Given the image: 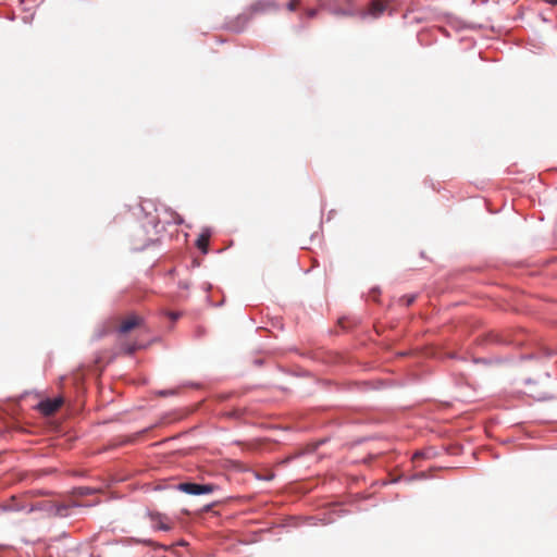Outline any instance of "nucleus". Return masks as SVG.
Listing matches in <instances>:
<instances>
[{"mask_svg":"<svg viewBox=\"0 0 557 557\" xmlns=\"http://www.w3.org/2000/svg\"><path fill=\"white\" fill-rule=\"evenodd\" d=\"M5 509L11 511L26 512L44 510L54 516L65 517L67 515L69 507L63 504L59 505L52 500H41L28 504L26 503V497H23L21 499L12 497L8 505H5Z\"/></svg>","mask_w":557,"mask_h":557,"instance_id":"f257e3e1","label":"nucleus"},{"mask_svg":"<svg viewBox=\"0 0 557 557\" xmlns=\"http://www.w3.org/2000/svg\"><path fill=\"white\" fill-rule=\"evenodd\" d=\"M178 490L190 495L210 494L216 490L214 484L181 483Z\"/></svg>","mask_w":557,"mask_h":557,"instance_id":"f03ea898","label":"nucleus"},{"mask_svg":"<svg viewBox=\"0 0 557 557\" xmlns=\"http://www.w3.org/2000/svg\"><path fill=\"white\" fill-rule=\"evenodd\" d=\"M63 404V398L58 397L54 399H45L39 403L38 409L45 416L53 414Z\"/></svg>","mask_w":557,"mask_h":557,"instance_id":"7ed1b4c3","label":"nucleus"},{"mask_svg":"<svg viewBox=\"0 0 557 557\" xmlns=\"http://www.w3.org/2000/svg\"><path fill=\"white\" fill-rule=\"evenodd\" d=\"M143 322L144 320L136 314H131L121 322L119 326V332L121 334H126L134 330L135 327L140 326Z\"/></svg>","mask_w":557,"mask_h":557,"instance_id":"20e7f679","label":"nucleus"},{"mask_svg":"<svg viewBox=\"0 0 557 557\" xmlns=\"http://www.w3.org/2000/svg\"><path fill=\"white\" fill-rule=\"evenodd\" d=\"M148 517L150 520L156 523V528L163 531L171 530V524L169 523V519L166 516L160 512L148 511Z\"/></svg>","mask_w":557,"mask_h":557,"instance_id":"39448f33","label":"nucleus"},{"mask_svg":"<svg viewBox=\"0 0 557 557\" xmlns=\"http://www.w3.org/2000/svg\"><path fill=\"white\" fill-rule=\"evenodd\" d=\"M387 4H388L387 0H372L369 5L368 13L372 17L376 18L385 12Z\"/></svg>","mask_w":557,"mask_h":557,"instance_id":"423d86ee","label":"nucleus"},{"mask_svg":"<svg viewBox=\"0 0 557 557\" xmlns=\"http://www.w3.org/2000/svg\"><path fill=\"white\" fill-rule=\"evenodd\" d=\"M209 239H210V234L208 232H203L201 233L197 240H196V245L197 247L202 251V252H207L208 250V246H209Z\"/></svg>","mask_w":557,"mask_h":557,"instance_id":"0eeeda50","label":"nucleus"},{"mask_svg":"<svg viewBox=\"0 0 557 557\" xmlns=\"http://www.w3.org/2000/svg\"><path fill=\"white\" fill-rule=\"evenodd\" d=\"M244 409H233V410H230V411H224L223 412V416L225 417H228V418H235V419H238L240 418L243 414H244Z\"/></svg>","mask_w":557,"mask_h":557,"instance_id":"6e6552de","label":"nucleus"},{"mask_svg":"<svg viewBox=\"0 0 557 557\" xmlns=\"http://www.w3.org/2000/svg\"><path fill=\"white\" fill-rule=\"evenodd\" d=\"M527 394V392H524V395ZM528 395L534 399H537V400H541V399H544L545 398V393L544 392H530L528 393Z\"/></svg>","mask_w":557,"mask_h":557,"instance_id":"1a4fd4ad","label":"nucleus"},{"mask_svg":"<svg viewBox=\"0 0 557 557\" xmlns=\"http://www.w3.org/2000/svg\"><path fill=\"white\" fill-rule=\"evenodd\" d=\"M400 300L408 307L411 304H413V301L416 300V296L414 295L404 296Z\"/></svg>","mask_w":557,"mask_h":557,"instance_id":"9d476101","label":"nucleus"},{"mask_svg":"<svg viewBox=\"0 0 557 557\" xmlns=\"http://www.w3.org/2000/svg\"><path fill=\"white\" fill-rule=\"evenodd\" d=\"M300 4V0H290L287 4V9L289 11H295L297 10V8L299 7Z\"/></svg>","mask_w":557,"mask_h":557,"instance_id":"9b49d317","label":"nucleus"},{"mask_svg":"<svg viewBox=\"0 0 557 557\" xmlns=\"http://www.w3.org/2000/svg\"><path fill=\"white\" fill-rule=\"evenodd\" d=\"M172 216H173V222L175 224L180 225L183 223V218L178 213L172 212Z\"/></svg>","mask_w":557,"mask_h":557,"instance_id":"f8f14e48","label":"nucleus"},{"mask_svg":"<svg viewBox=\"0 0 557 557\" xmlns=\"http://www.w3.org/2000/svg\"><path fill=\"white\" fill-rule=\"evenodd\" d=\"M169 317H170L173 321H175V320H177V319H178L180 313L170 312V313H169Z\"/></svg>","mask_w":557,"mask_h":557,"instance_id":"ddd939ff","label":"nucleus"},{"mask_svg":"<svg viewBox=\"0 0 557 557\" xmlns=\"http://www.w3.org/2000/svg\"><path fill=\"white\" fill-rule=\"evenodd\" d=\"M307 14L309 17H313L315 15V10H309Z\"/></svg>","mask_w":557,"mask_h":557,"instance_id":"4468645a","label":"nucleus"},{"mask_svg":"<svg viewBox=\"0 0 557 557\" xmlns=\"http://www.w3.org/2000/svg\"><path fill=\"white\" fill-rule=\"evenodd\" d=\"M135 349H136L135 347H131V348H128L127 352L132 354Z\"/></svg>","mask_w":557,"mask_h":557,"instance_id":"2eb2a0df","label":"nucleus"}]
</instances>
